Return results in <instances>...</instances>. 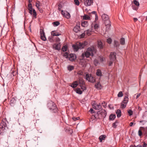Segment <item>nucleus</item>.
Returning a JSON list of instances; mask_svg holds the SVG:
<instances>
[{
	"instance_id": "f704fd0d",
	"label": "nucleus",
	"mask_w": 147,
	"mask_h": 147,
	"mask_svg": "<svg viewBox=\"0 0 147 147\" xmlns=\"http://www.w3.org/2000/svg\"><path fill=\"white\" fill-rule=\"evenodd\" d=\"M80 87L81 88V89L83 90H86V88L85 87V86L84 85V84L83 85H80Z\"/></svg>"
},
{
	"instance_id": "72a5a7b5",
	"label": "nucleus",
	"mask_w": 147,
	"mask_h": 147,
	"mask_svg": "<svg viewBox=\"0 0 147 147\" xmlns=\"http://www.w3.org/2000/svg\"><path fill=\"white\" fill-rule=\"evenodd\" d=\"M53 24L54 26H56L60 24V23L58 21H56L53 22Z\"/></svg>"
},
{
	"instance_id": "864d4df0",
	"label": "nucleus",
	"mask_w": 147,
	"mask_h": 147,
	"mask_svg": "<svg viewBox=\"0 0 147 147\" xmlns=\"http://www.w3.org/2000/svg\"><path fill=\"white\" fill-rule=\"evenodd\" d=\"M142 146L143 147H147V144L145 142H144Z\"/></svg>"
},
{
	"instance_id": "0e129e2a",
	"label": "nucleus",
	"mask_w": 147,
	"mask_h": 147,
	"mask_svg": "<svg viewBox=\"0 0 147 147\" xmlns=\"http://www.w3.org/2000/svg\"><path fill=\"white\" fill-rule=\"evenodd\" d=\"M103 103L104 104H105V102H102V104H103Z\"/></svg>"
},
{
	"instance_id": "c756f323",
	"label": "nucleus",
	"mask_w": 147,
	"mask_h": 147,
	"mask_svg": "<svg viewBox=\"0 0 147 147\" xmlns=\"http://www.w3.org/2000/svg\"><path fill=\"white\" fill-rule=\"evenodd\" d=\"M79 82L80 85H83L84 84V82L83 79L81 78H79Z\"/></svg>"
},
{
	"instance_id": "4d7b16f0",
	"label": "nucleus",
	"mask_w": 147,
	"mask_h": 147,
	"mask_svg": "<svg viewBox=\"0 0 147 147\" xmlns=\"http://www.w3.org/2000/svg\"><path fill=\"white\" fill-rule=\"evenodd\" d=\"M140 94H138L136 96V98L137 99V98H138L140 96Z\"/></svg>"
},
{
	"instance_id": "b1692460",
	"label": "nucleus",
	"mask_w": 147,
	"mask_h": 147,
	"mask_svg": "<svg viewBox=\"0 0 147 147\" xmlns=\"http://www.w3.org/2000/svg\"><path fill=\"white\" fill-rule=\"evenodd\" d=\"M117 116L118 117H119L121 115V111L119 109H118L116 112Z\"/></svg>"
},
{
	"instance_id": "f8f14e48",
	"label": "nucleus",
	"mask_w": 147,
	"mask_h": 147,
	"mask_svg": "<svg viewBox=\"0 0 147 147\" xmlns=\"http://www.w3.org/2000/svg\"><path fill=\"white\" fill-rule=\"evenodd\" d=\"M84 3L86 6H89L93 4V0H84Z\"/></svg>"
},
{
	"instance_id": "338daca9",
	"label": "nucleus",
	"mask_w": 147,
	"mask_h": 147,
	"mask_svg": "<svg viewBox=\"0 0 147 147\" xmlns=\"http://www.w3.org/2000/svg\"><path fill=\"white\" fill-rule=\"evenodd\" d=\"M146 20H147V16L146 17Z\"/></svg>"
},
{
	"instance_id": "4be33fe9",
	"label": "nucleus",
	"mask_w": 147,
	"mask_h": 147,
	"mask_svg": "<svg viewBox=\"0 0 147 147\" xmlns=\"http://www.w3.org/2000/svg\"><path fill=\"white\" fill-rule=\"evenodd\" d=\"M28 9L29 10V13L32 14V4L30 3L28 5Z\"/></svg>"
},
{
	"instance_id": "5fc2aeb1",
	"label": "nucleus",
	"mask_w": 147,
	"mask_h": 147,
	"mask_svg": "<svg viewBox=\"0 0 147 147\" xmlns=\"http://www.w3.org/2000/svg\"><path fill=\"white\" fill-rule=\"evenodd\" d=\"M89 111L91 112V113H93L94 112V110L92 109H91Z\"/></svg>"
},
{
	"instance_id": "a18cd8bd",
	"label": "nucleus",
	"mask_w": 147,
	"mask_h": 147,
	"mask_svg": "<svg viewBox=\"0 0 147 147\" xmlns=\"http://www.w3.org/2000/svg\"><path fill=\"white\" fill-rule=\"evenodd\" d=\"M86 35V33L84 32V33H83L82 34H81L80 35V37L81 38H83L84 37L85 35Z\"/></svg>"
},
{
	"instance_id": "412c9836",
	"label": "nucleus",
	"mask_w": 147,
	"mask_h": 147,
	"mask_svg": "<svg viewBox=\"0 0 147 147\" xmlns=\"http://www.w3.org/2000/svg\"><path fill=\"white\" fill-rule=\"evenodd\" d=\"M78 85V83L77 81H75L71 85V86L73 88L76 87Z\"/></svg>"
},
{
	"instance_id": "4468645a",
	"label": "nucleus",
	"mask_w": 147,
	"mask_h": 147,
	"mask_svg": "<svg viewBox=\"0 0 147 147\" xmlns=\"http://www.w3.org/2000/svg\"><path fill=\"white\" fill-rule=\"evenodd\" d=\"M40 32L41 35V39L43 41H45L46 38L45 35V33L42 29H40Z\"/></svg>"
},
{
	"instance_id": "13d9d810",
	"label": "nucleus",
	"mask_w": 147,
	"mask_h": 147,
	"mask_svg": "<svg viewBox=\"0 0 147 147\" xmlns=\"http://www.w3.org/2000/svg\"><path fill=\"white\" fill-rule=\"evenodd\" d=\"M92 13L94 14L95 15H97L96 14V12L95 11H94L92 12Z\"/></svg>"
},
{
	"instance_id": "e2e57ef3",
	"label": "nucleus",
	"mask_w": 147,
	"mask_h": 147,
	"mask_svg": "<svg viewBox=\"0 0 147 147\" xmlns=\"http://www.w3.org/2000/svg\"><path fill=\"white\" fill-rule=\"evenodd\" d=\"M32 1V0H28V2L30 3Z\"/></svg>"
},
{
	"instance_id": "e433bc0d",
	"label": "nucleus",
	"mask_w": 147,
	"mask_h": 147,
	"mask_svg": "<svg viewBox=\"0 0 147 147\" xmlns=\"http://www.w3.org/2000/svg\"><path fill=\"white\" fill-rule=\"evenodd\" d=\"M67 47L66 46H64L62 48V50L63 51H65L67 50Z\"/></svg>"
},
{
	"instance_id": "a19ab883",
	"label": "nucleus",
	"mask_w": 147,
	"mask_h": 147,
	"mask_svg": "<svg viewBox=\"0 0 147 147\" xmlns=\"http://www.w3.org/2000/svg\"><path fill=\"white\" fill-rule=\"evenodd\" d=\"M63 56L66 58H68L69 55H68L67 53H65L63 54Z\"/></svg>"
},
{
	"instance_id": "cd10ccee",
	"label": "nucleus",
	"mask_w": 147,
	"mask_h": 147,
	"mask_svg": "<svg viewBox=\"0 0 147 147\" xmlns=\"http://www.w3.org/2000/svg\"><path fill=\"white\" fill-rule=\"evenodd\" d=\"M116 116L115 115H111L109 117V119L111 120H113L115 118Z\"/></svg>"
},
{
	"instance_id": "052dcab7",
	"label": "nucleus",
	"mask_w": 147,
	"mask_h": 147,
	"mask_svg": "<svg viewBox=\"0 0 147 147\" xmlns=\"http://www.w3.org/2000/svg\"><path fill=\"white\" fill-rule=\"evenodd\" d=\"M113 127H114L115 128L116 127V126L115 125V123H113Z\"/></svg>"
},
{
	"instance_id": "ea45409f",
	"label": "nucleus",
	"mask_w": 147,
	"mask_h": 147,
	"mask_svg": "<svg viewBox=\"0 0 147 147\" xmlns=\"http://www.w3.org/2000/svg\"><path fill=\"white\" fill-rule=\"evenodd\" d=\"M75 4L77 5H79V2L78 0H74V1Z\"/></svg>"
},
{
	"instance_id": "3c124183",
	"label": "nucleus",
	"mask_w": 147,
	"mask_h": 147,
	"mask_svg": "<svg viewBox=\"0 0 147 147\" xmlns=\"http://www.w3.org/2000/svg\"><path fill=\"white\" fill-rule=\"evenodd\" d=\"M79 117H73V119L75 121H76L77 120H79Z\"/></svg>"
},
{
	"instance_id": "0eeeda50",
	"label": "nucleus",
	"mask_w": 147,
	"mask_h": 147,
	"mask_svg": "<svg viewBox=\"0 0 147 147\" xmlns=\"http://www.w3.org/2000/svg\"><path fill=\"white\" fill-rule=\"evenodd\" d=\"M128 101V98L127 97L125 96L123 100L121 103V107L122 109L125 108L126 106V105Z\"/></svg>"
},
{
	"instance_id": "7ed1b4c3",
	"label": "nucleus",
	"mask_w": 147,
	"mask_h": 147,
	"mask_svg": "<svg viewBox=\"0 0 147 147\" xmlns=\"http://www.w3.org/2000/svg\"><path fill=\"white\" fill-rule=\"evenodd\" d=\"M102 19L104 21V23L106 26L107 29L108 30L109 29L111 26L110 21L109 19L108 16L106 14H103L102 16Z\"/></svg>"
},
{
	"instance_id": "5701e85b",
	"label": "nucleus",
	"mask_w": 147,
	"mask_h": 147,
	"mask_svg": "<svg viewBox=\"0 0 147 147\" xmlns=\"http://www.w3.org/2000/svg\"><path fill=\"white\" fill-rule=\"evenodd\" d=\"M95 87L97 89H100L102 88V86L99 82H98L95 85Z\"/></svg>"
},
{
	"instance_id": "79ce46f5",
	"label": "nucleus",
	"mask_w": 147,
	"mask_h": 147,
	"mask_svg": "<svg viewBox=\"0 0 147 147\" xmlns=\"http://www.w3.org/2000/svg\"><path fill=\"white\" fill-rule=\"evenodd\" d=\"M98 64V61L96 59H95L94 61V64L96 66H97Z\"/></svg>"
},
{
	"instance_id": "2f4dec72",
	"label": "nucleus",
	"mask_w": 147,
	"mask_h": 147,
	"mask_svg": "<svg viewBox=\"0 0 147 147\" xmlns=\"http://www.w3.org/2000/svg\"><path fill=\"white\" fill-rule=\"evenodd\" d=\"M120 43L122 45H124L125 43V39L123 38H121L120 40Z\"/></svg>"
},
{
	"instance_id": "473e14b6",
	"label": "nucleus",
	"mask_w": 147,
	"mask_h": 147,
	"mask_svg": "<svg viewBox=\"0 0 147 147\" xmlns=\"http://www.w3.org/2000/svg\"><path fill=\"white\" fill-rule=\"evenodd\" d=\"M96 74L97 76H100L102 75L101 72L100 70L99 69H98L97 71Z\"/></svg>"
},
{
	"instance_id": "6e6552de",
	"label": "nucleus",
	"mask_w": 147,
	"mask_h": 147,
	"mask_svg": "<svg viewBox=\"0 0 147 147\" xmlns=\"http://www.w3.org/2000/svg\"><path fill=\"white\" fill-rule=\"evenodd\" d=\"M140 6L139 2L138 1L134 0L133 1V4H132V7L133 9L137 10L138 9Z\"/></svg>"
},
{
	"instance_id": "1a4fd4ad",
	"label": "nucleus",
	"mask_w": 147,
	"mask_h": 147,
	"mask_svg": "<svg viewBox=\"0 0 147 147\" xmlns=\"http://www.w3.org/2000/svg\"><path fill=\"white\" fill-rule=\"evenodd\" d=\"M86 79L88 81L92 82H95L94 78L90 75L89 74H86Z\"/></svg>"
},
{
	"instance_id": "37998d69",
	"label": "nucleus",
	"mask_w": 147,
	"mask_h": 147,
	"mask_svg": "<svg viewBox=\"0 0 147 147\" xmlns=\"http://www.w3.org/2000/svg\"><path fill=\"white\" fill-rule=\"evenodd\" d=\"M107 42L109 44H110L112 42V40L110 38H109L107 39Z\"/></svg>"
},
{
	"instance_id": "9b49d317",
	"label": "nucleus",
	"mask_w": 147,
	"mask_h": 147,
	"mask_svg": "<svg viewBox=\"0 0 147 147\" xmlns=\"http://www.w3.org/2000/svg\"><path fill=\"white\" fill-rule=\"evenodd\" d=\"M61 13L66 18L68 19L70 17L69 13L66 11H61Z\"/></svg>"
},
{
	"instance_id": "49530a36",
	"label": "nucleus",
	"mask_w": 147,
	"mask_h": 147,
	"mask_svg": "<svg viewBox=\"0 0 147 147\" xmlns=\"http://www.w3.org/2000/svg\"><path fill=\"white\" fill-rule=\"evenodd\" d=\"M138 135L140 136H141L142 135V132L140 130H139L138 131Z\"/></svg>"
},
{
	"instance_id": "2eb2a0df",
	"label": "nucleus",
	"mask_w": 147,
	"mask_h": 147,
	"mask_svg": "<svg viewBox=\"0 0 147 147\" xmlns=\"http://www.w3.org/2000/svg\"><path fill=\"white\" fill-rule=\"evenodd\" d=\"M93 108L96 110H100L101 109V106L100 103L94 104L92 105Z\"/></svg>"
},
{
	"instance_id": "a211bd4d",
	"label": "nucleus",
	"mask_w": 147,
	"mask_h": 147,
	"mask_svg": "<svg viewBox=\"0 0 147 147\" xmlns=\"http://www.w3.org/2000/svg\"><path fill=\"white\" fill-rule=\"evenodd\" d=\"M86 35L89 36L91 34V32H94V30H93V29H91V30L88 29L86 31H85Z\"/></svg>"
},
{
	"instance_id": "f257e3e1",
	"label": "nucleus",
	"mask_w": 147,
	"mask_h": 147,
	"mask_svg": "<svg viewBox=\"0 0 147 147\" xmlns=\"http://www.w3.org/2000/svg\"><path fill=\"white\" fill-rule=\"evenodd\" d=\"M96 49L93 47H91L87 48L86 51L82 55V57L83 58L84 57L88 58L90 56H93L94 54L96 52Z\"/></svg>"
},
{
	"instance_id": "774afa93",
	"label": "nucleus",
	"mask_w": 147,
	"mask_h": 147,
	"mask_svg": "<svg viewBox=\"0 0 147 147\" xmlns=\"http://www.w3.org/2000/svg\"><path fill=\"white\" fill-rule=\"evenodd\" d=\"M103 106H105V105H103Z\"/></svg>"
},
{
	"instance_id": "c85d7f7f",
	"label": "nucleus",
	"mask_w": 147,
	"mask_h": 147,
	"mask_svg": "<svg viewBox=\"0 0 147 147\" xmlns=\"http://www.w3.org/2000/svg\"><path fill=\"white\" fill-rule=\"evenodd\" d=\"M31 14L35 18H36V13L35 10L34 9L32 11V14Z\"/></svg>"
},
{
	"instance_id": "7c9ffc66",
	"label": "nucleus",
	"mask_w": 147,
	"mask_h": 147,
	"mask_svg": "<svg viewBox=\"0 0 147 147\" xmlns=\"http://www.w3.org/2000/svg\"><path fill=\"white\" fill-rule=\"evenodd\" d=\"M51 34L53 36H59L61 35L60 34H59L58 32H54V31H52L51 32Z\"/></svg>"
},
{
	"instance_id": "a878e982",
	"label": "nucleus",
	"mask_w": 147,
	"mask_h": 147,
	"mask_svg": "<svg viewBox=\"0 0 147 147\" xmlns=\"http://www.w3.org/2000/svg\"><path fill=\"white\" fill-rule=\"evenodd\" d=\"M83 19L84 20H90V17L88 16V15H85L83 17Z\"/></svg>"
},
{
	"instance_id": "de8ad7c7",
	"label": "nucleus",
	"mask_w": 147,
	"mask_h": 147,
	"mask_svg": "<svg viewBox=\"0 0 147 147\" xmlns=\"http://www.w3.org/2000/svg\"><path fill=\"white\" fill-rule=\"evenodd\" d=\"M40 3L39 2H38V3H36V5L37 8H38L40 6Z\"/></svg>"
},
{
	"instance_id": "09e8293b",
	"label": "nucleus",
	"mask_w": 147,
	"mask_h": 147,
	"mask_svg": "<svg viewBox=\"0 0 147 147\" xmlns=\"http://www.w3.org/2000/svg\"><path fill=\"white\" fill-rule=\"evenodd\" d=\"M78 74L80 76H82L83 75V73L82 71H80L78 72Z\"/></svg>"
},
{
	"instance_id": "dca6fc26",
	"label": "nucleus",
	"mask_w": 147,
	"mask_h": 147,
	"mask_svg": "<svg viewBox=\"0 0 147 147\" xmlns=\"http://www.w3.org/2000/svg\"><path fill=\"white\" fill-rule=\"evenodd\" d=\"M53 49L59 50L61 49V45L60 44L55 43L53 45Z\"/></svg>"
},
{
	"instance_id": "bb28decb",
	"label": "nucleus",
	"mask_w": 147,
	"mask_h": 147,
	"mask_svg": "<svg viewBox=\"0 0 147 147\" xmlns=\"http://www.w3.org/2000/svg\"><path fill=\"white\" fill-rule=\"evenodd\" d=\"M75 91L76 92L79 94H81L82 93V91L79 88H77L75 90Z\"/></svg>"
},
{
	"instance_id": "39448f33",
	"label": "nucleus",
	"mask_w": 147,
	"mask_h": 147,
	"mask_svg": "<svg viewBox=\"0 0 147 147\" xmlns=\"http://www.w3.org/2000/svg\"><path fill=\"white\" fill-rule=\"evenodd\" d=\"M48 107L50 109L52 110L55 113L57 111L58 109L56 106V105L53 102H51L48 104Z\"/></svg>"
},
{
	"instance_id": "58836bf2",
	"label": "nucleus",
	"mask_w": 147,
	"mask_h": 147,
	"mask_svg": "<svg viewBox=\"0 0 147 147\" xmlns=\"http://www.w3.org/2000/svg\"><path fill=\"white\" fill-rule=\"evenodd\" d=\"M128 113L129 114V116H131L132 115L133 113V112L130 109H129L128 111Z\"/></svg>"
},
{
	"instance_id": "c03bdc74",
	"label": "nucleus",
	"mask_w": 147,
	"mask_h": 147,
	"mask_svg": "<svg viewBox=\"0 0 147 147\" xmlns=\"http://www.w3.org/2000/svg\"><path fill=\"white\" fill-rule=\"evenodd\" d=\"M115 42V46L116 47H118L119 45V42L118 41H114Z\"/></svg>"
},
{
	"instance_id": "ddd939ff",
	"label": "nucleus",
	"mask_w": 147,
	"mask_h": 147,
	"mask_svg": "<svg viewBox=\"0 0 147 147\" xmlns=\"http://www.w3.org/2000/svg\"><path fill=\"white\" fill-rule=\"evenodd\" d=\"M76 57L75 55L71 54L69 55L68 58L69 61H73L76 59Z\"/></svg>"
},
{
	"instance_id": "c9c22d12",
	"label": "nucleus",
	"mask_w": 147,
	"mask_h": 147,
	"mask_svg": "<svg viewBox=\"0 0 147 147\" xmlns=\"http://www.w3.org/2000/svg\"><path fill=\"white\" fill-rule=\"evenodd\" d=\"M68 70L71 71L74 69V67L73 66L69 65L67 67Z\"/></svg>"
},
{
	"instance_id": "603ef678",
	"label": "nucleus",
	"mask_w": 147,
	"mask_h": 147,
	"mask_svg": "<svg viewBox=\"0 0 147 147\" xmlns=\"http://www.w3.org/2000/svg\"><path fill=\"white\" fill-rule=\"evenodd\" d=\"M134 124L135 125L136 124V123H134L133 122H131L129 124V126L130 127H132Z\"/></svg>"
},
{
	"instance_id": "6e6d98bb",
	"label": "nucleus",
	"mask_w": 147,
	"mask_h": 147,
	"mask_svg": "<svg viewBox=\"0 0 147 147\" xmlns=\"http://www.w3.org/2000/svg\"><path fill=\"white\" fill-rule=\"evenodd\" d=\"M95 16L96 17L95 20H98V16L97 15H95Z\"/></svg>"
},
{
	"instance_id": "6ab92c4d",
	"label": "nucleus",
	"mask_w": 147,
	"mask_h": 147,
	"mask_svg": "<svg viewBox=\"0 0 147 147\" xmlns=\"http://www.w3.org/2000/svg\"><path fill=\"white\" fill-rule=\"evenodd\" d=\"M81 25L83 27H87L88 25V23L87 21H83L81 23Z\"/></svg>"
},
{
	"instance_id": "4c0bfd02",
	"label": "nucleus",
	"mask_w": 147,
	"mask_h": 147,
	"mask_svg": "<svg viewBox=\"0 0 147 147\" xmlns=\"http://www.w3.org/2000/svg\"><path fill=\"white\" fill-rule=\"evenodd\" d=\"M123 94L122 91H120L118 94L117 96L118 97H121L123 96Z\"/></svg>"
},
{
	"instance_id": "f03ea898",
	"label": "nucleus",
	"mask_w": 147,
	"mask_h": 147,
	"mask_svg": "<svg viewBox=\"0 0 147 147\" xmlns=\"http://www.w3.org/2000/svg\"><path fill=\"white\" fill-rule=\"evenodd\" d=\"M88 45V42L85 41L83 42H77L75 44L72 46L75 51H77L79 49H82Z\"/></svg>"
},
{
	"instance_id": "9d476101",
	"label": "nucleus",
	"mask_w": 147,
	"mask_h": 147,
	"mask_svg": "<svg viewBox=\"0 0 147 147\" xmlns=\"http://www.w3.org/2000/svg\"><path fill=\"white\" fill-rule=\"evenodd\" d=\"M97 114L98 115L100 114L101 117H102L105 118L107 115L106 111L103 109L101 110V112L99 111L97 112Z\"/></svg>"
},
{
	"instance_id": "f3484780",
	"label": "nucleus",
	"mask_w": 147,
	"mask_h": 147,
	"mask_svg": "<svg viewBox=\"0 0 147 147\" xmlns=\"http://www.w3.org/2000/svg\"><path fill=\"white\" fill-rule=\"evenodd\" d=\"M80 30V24H77L73 29V31L76 33H77L79 32Z\"/></svg>"
},
{
	"instance_id": "423d86ee",
	"label": "nucleus",
	"mask_w": 147,
	"mask_h": 147,
	"mask_svg": "<svg viewBox=\"0 0 147 147\" xmlns=\"http://www.w3.org/2000/svg\"><path fill=\"white\" fill-rule=\"evenodd\" d=\"M100 26L98 23H97L95 21L91 24V28L93 29L94 31H97L99 28Z\"/></svg>"
},
{
	"instance_id": "8fccbe9b",
	"label": "nucleus",
	"mask_w": 147,
	"mask_h": 147,
	"mask_svg": "<svg viewBox=\"0 0 147 147\" xmlns=\"http://www.w3.org/2000/svg\"><path fill=\"white\" fill-rule=\"evenodd\" d=\"M100 61L101 62H102L105 61V58L103 57H100Z\"/></svg>"
},
{
	"instance_id": "aec40b11",
	"label": "nucleus",
	"mask_w": 147,
	"mask_h": 147,
	"mask_svg": "<svg viewBox=\"0 0 147 147\" xmlns=\"http://www.w3.org/2000/svg\"><path fill=\"white\" fill-rule=\"evenodd\" d=\"M98 47L100 49H102L103 47V45H102V42L100 41H98Z\"/></svg>"
},
{
	"instance_id": "69168bd1",
	"label": "nucleus",
	"mask_w": 147,
	"mask_h": 147,
	"mask_svg": "<svg viewBox=\"0 0 147 147\" xmlns=\"http://www.w3.org/2000/svg\"><path fill=\"white\" fill-rule=\"evenodd\" d=\"M111 105H109V107H110Z\"/></svg>"
},
{
	"instance_id": "680f3d73",
	"label": "nucleus",
	"mask_w": 147,
	"mask_h": 147,
	"mask_svg": "<svg viewBox=\"0 0 147 147\" xmlns=\"http://www.w3.org/2000/svg\"><path fill=\"white\" fill-rule=\"evenodd\" d=\"M142 146L141 145H137L136 146V147H142Z\"/></svg>"
},
{
	"instance_id": "bf43d9fd",
	"label": "nucleus",
	"mask_w": 147,
	"mask_h": 147,
	"mask_svg": "<svg viewBox=\"0 0 147 147\" xmlns=\"http://www.w3.org/2000/svg\"><path fill=\"white\" fill-rule=\"evenodd\" d=\"M134 20L135 22H136L138 20V19L136 18H134Z\"/></svg>"
},
{
	"instance_id": "20e7f679",
	"label": "nucleus",
	"mask_w": 147,
	"mask_h": 147,
	"mask_svg": "<svg viewBox=\"0 0 147 147\" xmlns=\"http://www.w3.org/2000/svg\"><path fill=\"white\" fill-rule=\"evenodd\" d=\"M116 53L115 52H111L110 55V60L108 62L109 66H111L113 62L116 59Z\"/></svg>"
},
{
	"instance_id": "393cba45",
	"label": "nucleus",
	"mask_w": 147,
	"mask_h": 147,
	"mask_svg": "<svg viewBox=\"0 0 147 147\" xmlns=\"http://www.w3.org/2000/svg\"><path fill=\"white\" fill-rule=\"evenodd\" d=\"M106 137V136L105 135H103L100 136L99 137V139L100 140V142H102V141L103 140H105V138Z\"/></svg>"
}]
</instances>
